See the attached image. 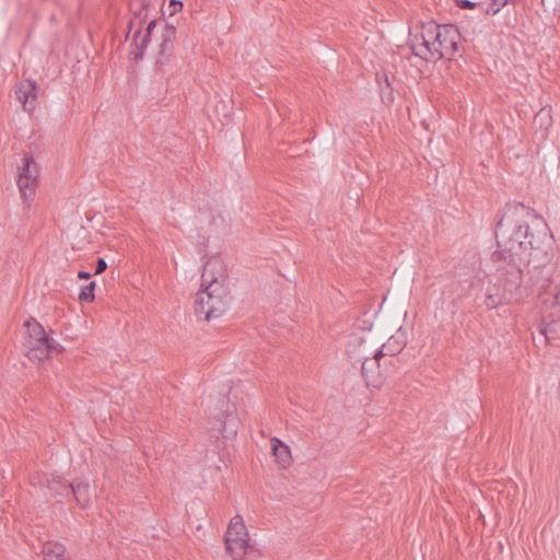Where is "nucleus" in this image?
<instances>
[{"mask_svg":"<svg viewBox=\"0 0 560 560\" xmlns=\"http://www.w3.org/2000/svg\"><path fill=\"white\" fill-rule=\"evenodd\" d=\"M497 250L492 261L498 271L510 276V285L489 284L486 305L495 308L512 298L513 288L521 285L524 271L540 268L550 262L552 235L549 225L540 217L523 208H510L503 212L495 230Z\"/></svg>","mask_w":560,"mask_h":560,"instance_id":"nucleus-1","label":"nucleus"},{"mask_svg":"<svg viewBox=\"0 0 560 560\" xmlns=\"http://www.w3.org/2000/svg\"><path fill=\"white\" fill-rule=\"evenodd\" d=\"M373 315L365 314L352 326V355L361 362V374L366 386L380 387L383 382L380 359L384 358L386 343L378 329L374 328Z\"/></svg>","mask_w":560,"mask_h":560,"instance_id":"nucleus-2","label":"nucleus"},{"mask_svg":"<svg viewBox=\"0 0 560 560\" xmlns=\"http://www.w3.org/2000/svg\"><path fill=\"white\" fill-rule=\"evenodd\" d=\"M218 270H222L219 258H211L203 266L201 280L205 288L197 292L194 305L195 315L200 320L218 318L230 307L232 296L224 285V275L221 272L214 276Z\"/></svg>","mask_w":560,"mask_h":560,"instance_id":"nucleus-3","label":"nucleus"},{"mask_svg":"<svg viewBox=\"0 0 560 560\" xmlns=\"http://www.w3.org/2000/svg\"><path fill=\"white\" fill-rule=\"evenodd\" d=\"M438 24L429 21L411 37V49L416 57L425 61H438Z\"/></svg>","mask_w":560,"mask_h":560,"instance_id":"nucleus-4","label":"nucleus"},{"mask_svg":"<svg viewBox=\"0 0 560 560\" xmlns=\"http://www.w3.org/2000/svg\"><path fill=\"white\" fill-rule=\"evenodd\" d=\"M39 168L31 153H25L22 165L19 166L18 187L23 202L28 205L35 196L38 185Z\"/></svg>","mask_w":560,"mask_h":560,"instance_id":"nucleus-5","label":"nucleus"},{"mask_svg":"<svg viewBox=\"0 0 560 560\" xmlns=\"http://www.w3.org/2000/svg\"><path fill=\"white\" fill-rule=\"evenodd\" d=\"M438 60L443 58L452 59L458 48L460 34L454 26L438 25Z\"/></svg>","mask_w":560,"mask_h":560,"instance_id":"nucleus-6","label":"nucleus"},{"mask_svg":"<svg viewBox=\"0 0 560 560\" xmlns=\"http://www.w3.org/2000/svg\"><path fill=\"white\" fill-rule=\"evenodd\" d=\"M37 83L34 80H24L16 84L14 94L22 104L23 109L32 114L36 108Z\"/></svg>","mask_w":560,"mask_h":560,"instance_id":"nucleus-7","label":"nucleus"},{"mask_svg":"<svg viewBox=\"0 0 560 560\" xmlns=\"http://www.w3.org/2000/svg\"><path fill=\"white\" fill-rule=\"evenodd\" d=\"M539 300L549 306H560V271L552 272L540 288Z\"/></svg>","mask_w":560,"mask_h":560,"instance_id":"nucleus-8","label":"nucleus"},{"mask_svg":"<svg viewBox=\"0 0 560 560\" xmlns=\"http://www.w3.org/2000/svg\"><path fill=\"white\" fill-rule=\"evenodd\" d=\"M61 351H63V347L57 340L47 336L40 346L30 348L26 355L32 361H42L47 358L49 353H59Z\"/></svg>","mask_w":560,"mask_h":560,"instance_id":"nucleus-9","label":"nucleus"},{"mask_svg":"<svg viewBox=\"0 0 560 560\" xmlns=\"http://www.w3.org/2000/svg\"><path fill=\"white\" fill-rule=\"evenodd\" d=\"M69 493H72L80 508L86 509L90 506L93 491L89 482L81 479L73 480L70 483Z\"/></svg>","mask_w":560,"mask_h":560,"instance_id":"nucleus-10","label":"nucleus"},{"mask_svg":"<svg viewBox=\"0 0 560 560\" xmlns=\"http://www.w3.org/2000/svg\"><path fill=\"white\" fill-rule=\"evenodd\" d=\"M155 25H156V21L152 20L148 24V26L145 28V33L143 35H141L139 30L135 33V36H133L135 49L131 51V54L133 56L132 58L135 61L142 59L144 50L151 39V33H152L153 28L155 27Z\"/></svg>","mask_w":560,"mask_h":560,"instance_id":"nucleus-11","label":"nucleus"},{"mask_svg":"<svg viewBox=\"0 0 560 560\" xmlns=\"http://www.w3.org/2000/svg\"><path fill=\"white\" fill-rule=\"evenodd\" d=\"M536 132L540 133V139H546L549 132V129L552 125V115L551 109L548 106L540 107L536 113L533 121Z\"/></svg>","mask_w":560,"mask_h":560,"instance_id":"nucleus-12","label":"nucleus"},{"mask_svg":"<svg viewBox=\"0 0 560 560\" xmlns=\"http://www.w3.org/2000/svg\"><path fill=\"white\" fill-rule=\"evenodd\" d=\"M24 326L26 327L28 335V349L40 346L48 336L44 327L34 318L27 319Z\"/></svg>","mask_w":560,"mask_h":560,"instance_id":"nucleus-13","label":"nucleus"},{"mask_svg":"<svg viewBox=\"0 0 560 560\" xmlns=\"http://www.w3.org/2000/svg\"><path fill=\"white\" fill-rule=\"evenodd\" d=\"M42 553L44 560H70L65 546L58 541L48 540L44 542Z\"/></svg>","mask_w":560,"mask_h":560,"instance_id":"nucleus-14","label":"nucleus"},{"mask_svg":"<svg viewBox=\"0 0 560 560\" xmlns=\"http://www.w3.org/2000/svg\"><path fill=\"white\" fill-rule=\"evenodd\" d=\"M272 455L276 457L277 463L281 468H287L292 462L290 447L281 440L271 439Z\"/></svg>","mask_w":560,"mask_h":560,"instance_id":"nucleus-15","label":"nucleus"},{"mask_svg":"<svg viewBox=\"0 0 560 560\" xmlns=\"http://www.w3.org/2000/svg\"><path fill=\"white\" fill-rule=\"evenodd\" d=\"M176 38V27L166 23L161 34V42L159 44L160 55L173 54L174 44Z\"/></svg>","mask_w":560,"mask_h":560,"instance_id":"nucleus-16","label":"nucleus"},{"mask_svg":"<svg viewBox=\"0 0 560 560\" xmlns=\"http://www.w3.org/2000/svg\"><path fill=\"white\" fill-rule=\"evenodd\" d=\"M224 542L226 552L233 558V560H242L243 556L249 548L247 537H241V540L230 538L225 539Z\"/></svg>","mask_w":560,"mask_h":560,"instance_id":"nucleus-17","label":"nucleus"},{"mask_svg":"<svg viewBox=\"0 0 560 560\" xmlns=\"http://www.w3.org/2000/svg\"><path fill=\"white\" fill-rule=\"evenodd\" d=\"M247 536H248V533H247V529L243 522L242 516L235 515L234 517H232V520L230 521L229 527L226 529V533L224 535V540L230 539V538L241 540V537H247Z\"/></svg>","mask_w":560,"mask_h":560,"instance_id":"nucleus-18","label":"nucleus"},{"mask_svg":"<svg viewBox=\"0 0 560 560\" xmlns=\"http://www.w3.org/2000/svg\"><path fill=\"white\" fill-rule=\"evenodd\" d=\"M45 487L49 490L52 497L57 495H68L70 483H66L60 477L51 476V478L46 477Z\"/></svg>","mask_w":560,"mask_h":560,"instance_id":"nucleus-19","label":"nucleus"},{"mask_svg":"<svg viewBox=\"0 0 560 560\" xmlns=\"http://www.w3.org/2000/svg\"><path fill=\"white\" fill-rule=\"evenodd\" d=\"M224 419L221 421V433L225 439H234L237 434L238 421L230 413H225Z\"/></svg>","mask_w":560,"mask_h":560,"instance_id":"nucleus-20","label":"nucleus"},{"mask_svg":"<svg viewBox=\"0 0 560 560\" xmlns=\"http://www.w3.org/2000/svg\"><path fill=\"white\" fill-rule=\"evenodd\" d=\"M150 5L149 0H130L129 9L133 13L136 19H139V23L145 22L148 15L147 10Z\"/></svg>","mask_w":560,"mask_h":560,"instance_id":"nucleus-21","label":"nucleus"},{"mask_svg":"<svg viewBox=\"0 0 560 560\" xmlns=\"http://www.w3.org/2000/svg\"><path fill=\"white\" fill-rule=\"evenodd\" d=\"M384 81L385 85L380 86L381 98L383 103L392 104L395 101V93L387 78V74H384Z\"/></svg>","mask_w":560,"mask_h":560,"instance_id":"nucleus-22","label":"nucleus"},{"mask_svg":"<svg viewBox=\"0 0 560 560\" xmlns=\"http://www.w3.org/2000/svg\"><path fill=\"white\" fill-rule=\"evenodd\" d=\"M174 59L175 58L173 54L160 55V51H158V57L155 60V70L164 72L165 67L170 66Z\"/></svg>","mask_w":560,"mask_h":560,"instance_id":"nucleus-23","label":"nucleus"},{"mask_svg":"<svg viewBox=\"0 0 560 560\" xmlns=\"http://www.w3.org/2000/svg\"><path fill=\"white\" fill-rule=\"evenodd\" d=\"M94 290L95 282H90L88 285L83 287L79 294L80 302H92L94 300Z\"/></svg>","mask_w":560,"mask_h":560,"instance_id":"nucleus-24","label":"nucleus"},{"mask_svg":"<svg viewBox=\"0 0 560 560\" xmlns=\"http://www.w3.org/2000/svg\"><path fill=\"white\" fill-rule=\"evenodd\" d=\"M560 328L559 322H549V324L545 325L540 332L544 334L547 341L556 340L557 338L553 336L556 331Z\"/></svg>","mask_w":560,"mask_h":560,"instance_id":"nucleus-25","label":"nucleus"},{"mask_svg":"<svg viewBox=\"0 0 560 560\" xmlns=\"http://www.w3.org/2000/svg\"><path fill=\"white\" fill-rule=\"evenodd\" d=\"M511 1L514 0H491V3H489L487 8H485V11L487 14H498L500 10L506 4L511 3Z\"/></svg>","mask_w":560,"mask_h":560,"instance_id":"nucleus-26","label":"nucleus"},{"mask_svg":"<svg viewBox=\"0 0 560 560\" xmlns=\"http://www.w3.org/2000/svg\"><path fill=\"white\" fill-rule=\"evenodd\" d=\"M107 268V262L105 261L104 258H97L96 260V266H95V275H100L102 272H104Z\"/></svg>","mask_w":560,"mask_h":560,"instance_id":"nucleus-27","label":"nucleus"},{"mask_svg":"<svg viewBox=\"0 0 560 560\" xmlns=\"http://www.w3.org/2000/svg\"><path fill=\"white\" fill-rule=\"evenodd\" d=\"M456 3L462 9H474L476 7L471 0H456Z\"/></svg>","mask_w":560,"mask_h":560,"instance_id":"nucleus-28","label":"nucleus"},{"mask_svg":"<svg viewBox=\"0 0 560 560\" xmlns=\"http://www.w3.org/2000/svg\"><path fill=\"white\" fill-rule=\"evenodd\" d=\"M541 3L546 7H549L553 10L560 8V0H541Z\"/></svg>","mask_w":560,"mask_h":560,"instance_id":"nucleus-29","label":"nucleus"},{"mask_svg":"<svg viewBox=\"0 0 560 560\" xmlns=\"http://www.w3.org/2000/svg\"><path fill=\"white\" fill-rule=\"evenodd\" d=\"M170 7L173 8L172 13H174V12H176L178 10H182L183 3L180 1H177V0H171Z\"/></svg>","mask_w":560,"mask_h":560,"instance_id":"nucleus-30","label":"nucleus"},{"mask_svg":"<svg viewBox=\"0 0 560 560\" xmlns=\"http://www.w3.org/2000/svg\"><path fill=\"white\" fill-rule=\"evenodd\" d=\"M384 74H386L385 72L383 73H376V81L378 83V85H385V81H384Z\"/></svg>","mask_w":560,"mask_h":560,"instance_id":"nucleus-31","label":"nucleus"},{"mask_svg":"<svg viewBox=\"0 0 560 560\" xmlns=\"http://www.w3.org/2000/svg\"><path fill=\"white\" fill-rule=\"evenodd\" d=\"M78 277L80 279H90L91 278V273L88 272V271H79Z\"/></svg>","mask_w":560,"mask_h":560,"instance_id":"nucleus-32","label":"nucleus"},{"mask_svg":"<svg viewBox=\"0 0 560 560\" xmlns=\"http://www.w3.org/2000/svg\"><path fill=\"white\" fill-rule=\"evenodd\" d=\"M133 23H135V20H130V22H129V32L131 31V28L133 26Z\"/></svg>","mask_w":560,"mask_h":560,"instance_id":"nucleus-33","label":"nucleus"}]
</instances>
